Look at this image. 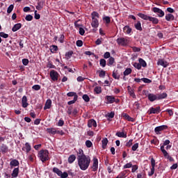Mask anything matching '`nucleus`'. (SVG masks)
I'll list each match as a JSON object with an SVG mask.
<instances>
[{
	"instance_id": "1",
	"label": "nucleus",
	"mask_w": 178,
	"mask_h": 178,
	"mask_svg": "<svg viewBox=\"0 0 178 178\" xmlns=\"http://www.w3.org/2000/svg\"><path fill=\"white\" fill-rule=\"evenodd\" d=\"M90 163H91V158L88 156L78 160V165L81 170H87L90 166Z\"/></svg>"
},
{
	"instance_id": "2",
	"label": "nucleus",
	"mask_w": 178,
	"mask_h": 178,
	"mask_svg": "<svg viewBox=\"0 0 178 178\" xmlns=\"http://www.w3.org/2000/svg\"><path fill=\"white\" fill-rule=\"evenodd\" d=\"M38 158L42 162L49 161V152L47 149H41L38 154Z\"/></svg>"
},
{
	"instance_id": "3",
	"label": "nucleus",
	"mask_w": 178,
	"mask_h": 178,
	"mask_svg": "<svg viewBox=\"0 0 178 178\" xmlns=\"http://www.w3.org/2000/svg\"><path fill=\"white\" fill-rule=\"evenodd\" d=\"M138 17H140V19H143V20H149V22H151L152 24H158V23H159V19H158V18L156 17L148 16L141 13H139L138 14Z\"/></svg>"
},
{
	"instance_id": "4",
	"label": "nucleus",
	"mask_w": 178,
	"mask_h": 178,
	"mask_svg": "<svg viewBox=\"0 0 178 178\" xmlns=\"http://www.w3.org/2000/svg\"><path fill=\"white\" fill-rule=\"evenodd\" d=\"M116 41L117 44L122 47H126L129 44V40L126 38H118Z\"/></svg>"
},
{
	"instance_id": "5",
	"label": "nucleus",
	"mask_w": 178,
	"mask_h": 178,
	"mask_svg": "<svg viewBox=\"0 0 178 178\" xmlns=\"http://www.w3.org/2000/svg\"><path fill=\"white\" fill-rule=\"evenodd\" d=\"M143 92H145V95H147V98L150 102H154V101H156L158 99V96L156 95H154L152 93H148V90H143Z\"/></svg>"
},
{
	"instance_id": "6",
	"label": "nucleus",
	"mask_w": 178,
	"mask_h": 178,
	"mask_svg": "<svg viewBox=\"0 0 178 178\" xmlns=\"http://www.w3.org/2000/svg\"><path fill=\"white\" fill-rule=\"evenodd\" d=\"M49 76L53 81H58L59 79V73L54 70L50 72Z\"/></svg>"
},
{
	"instance_id": "7",
	"label": "nucleus",
	"mask_w": 178,
	"mask_h": 178,
	"mask_svg": "<svg viewBox=\"0 0 178 178\" xmlns=\"http://www.w3.org/2000/svg\"><path fill=\"white\" fill-rule=\"evenodd\" d=\"M161 113V106H156V108L151 107L149 109V115Z\"/></svg>"
},
{
	"instance_id": "8",
	"label": "nucleus",
	"mask_w": 178,
	"mask_h": 178,
	"mask_svg": "<svg viewBox=\"0 0 178 178\" xmlns=\"http://www.w3.org/2000/svg\"><path fill=\"white\" fill-rule=\"evenodd\" d=\"M165 129H168V126L161 125L159 127H156L154 129V132L156 133V134H161V131H163V130H165Z\"/></svg>"
},
{
	"instance_id": "9",
	"label": "nucleus",
	"mask_w": 178,
	"mask_h": 178,
	"mask_svg": "<svg viewBox=\"0 0 178 178\" xmlns=\"http://www.w3.org/2000/svg\"><path fill=\"white\" fill-rule=\"evenodd\" d=\"M92 172H97L98 170V159L96 157L93 158V163L92 165Z\"/></svg>"
},
{
	"instance_id": "10",
	"label": "nucleus",
	"mask_w": 178,
	"mask_h": 178,
	"mask_svg": "<svg viewBox=\"0 0 178 178\" xmlns=\"http://www.w3.org/2000/svg\"><path fill=\"white\" fill-rule=\"evenodd\" d=\"M157 65L158 66H163V67H168V66H169V63L163 59H159Z\"/></svg>"
},
{
	"instance_id": "11",
	"label": "nucleus",
	"mask_w": 178,
	"mask_h": 178,
	"mask_svg": "<svg viewBox=\"0 0 178 178\" xmlns=\"http://www.w3.org/2000/svg\"><path fill=\"white\" fill-rule=\"evenodd\" d=\"M76 153H77V161L87 156H86V154H84V151L82 149H79L78 152H76Z\"/></svg>"
},
{
	"instance_id": "12",
	"label": "nucleus",
	"mask_w": 178,
	"mask_h": 178,
	"mask_svg": "<svg viewBox=\"0 0 178 178\" xmlns=\"http://www.w3.org/2000/svg\"><path fill=\"white\" fill-rule=\"evenodd\" d=\"M19 165H20V163H19V161L17 159H13L10 162V169H13V168H19Z\"/></svg>"
},
{
	"instance_id": "13",
	"label": "nucleus",
	"mask_w": 178,
	"mask_h": 178,
	"mask_svg": "<svg viewBox=\"0 0 178 178\" xmlns=\"http://www.w3.org/2000/svg\"><path fill=\"white\" fill-rule=\"evenodd\" d=\"M105 99L107 101L106 104H113L115 102V97L113 95H106Z\"/></svg>"
},
{
	"instance_id": "14",
	"label": "nucleus",
	"mask_w": 178,
	"mask_h": 178,
	"mask_svg": "<svg viewBox=\"0 0 178 178\" xmlns=\"http://www.w3.org/2000/svg\"><path fill=\"white\" fill-rule=\"evenodd\" d=\"M22 151H25L26 154H29L31 151V145L29 143H25V146L22 147Z\"/></svg>"
},
{
	"instance_id": "15",
	"label": "nucleus",
	"mask_w": 178,
	"mask_h": 178,
	"mask_svg": "<svg viewBox=\"0 0 178 178\" xmlns=\"http://www.w3.org/2000/svg\"><path fill=\"white\" fill-rule=\"evenodd\" d=\"M97 127V121L94 119H90L88 121V127Z\"/></svg>"
},
{
	"instance_id": "16",
	"label": "nucleus",
	"mask_w": 178,
	"mask_h": 178,
	"mask_svg": "<svg viewBox=\"0 0 178 178\" xmlns=\"http://www.w3.org/2000/svg\"><path fill=\"white\" fill-rule=\"evenodd\" d=\"M0 151L2 152V154H6L8 151H9V149L8 147V145L5 144H1L0 146Z\"/></svg>"
},
{
	"instance_id": "17",
	"label": "nucleus",
	"mask_w": 178,
	"mask_h": 178,
	"mask_svg": "<svg viewBox=\"0 0 178 178\" xmlns=\"http://www.w3.org/2000/svg\"><path fill=\"white\" fill-rule=\"evenodd\" d=\"M91 26L93 29H98V26H99L98 19H92Z\"/></svg>"
},
{
	"instance_id": "18",
	"label": "nucleus",
	"mask_w": 178,
	"mask_h": 178,
	"mask_svg": "<svg viewBox=\"0 0 178 178\" xmlns=\"http://www.w3.org/2000/svg\"><path fill=\"white\" fill-rule=\"evenodd\" d=\"M52 105V100L51 99H47L46 101V103L44 104V111H47V109H51V106Z\"/></svg>"
},
{
	"instance_id": "19",
	"label": "nucleus",
	"mask_w": 178,
	"mask_h": 178,
	"mask_svg": "<svg viewBox=\"0 0 178 178\" xmlns=\"http://www.w3.org/2000/svg\"><path fill=\"white\" fill-rule=\"evenodd\" d=\"M123 31L125 34H131V31H133V29L128 25L125 26L123 28Z\"/></svg>"
},
{
	"instance_id": "20",
	"label": "nucleus",
	"mask_w": 178,
	"mask_h": 178,
	"mask_svg": "<svg viewBox=\"0 0 178 178\" xmlns=\"http://www.w3.org/2000/svg\"><path fill=\"white\" fill-rule=\"evenodd\" d=\"M22 104L23 108H27L29 106V103H27V97L23 96L22 99Z\"/></svg>"
},
{
	"instance_id": "21",
	"label": "nucleus",
	"mask_w": 178,
	"mask_h": 178,
	"mask_svg": "<svg viewBox=\"0 0 178 178\" xmlns=\"http://www.w3.org/2000/svg\"><path fill=\"white\" fill-rule=\"evenodd\" d=\"M122 118H124L125 120H128V122H134V118L130 117L127 113H122Z\"/></svg>"
},
{
	"instance_id": "22",
	"label": "nucleus",
	"mask_w": 178,
	"mask_h": 178,
	"mask_svg": "<svg viewBox=\"0 0 178 178\" xmlns=\"http://www.w3.org/2000/svg\"><path fill=\"white\" fill-rule=\"evenodd\" d=\"M12 177L16 178L19 176V167L14 168L11 174Z\"/></svg>"
},
{
	"instance_id": "23",
	"label": "nucleus",
	"mask_w": 178,
	"mask_h": 178,
	"mask_svg": "<svg viewBox=\"0 0 178 178\" xmlns=\"http://www.w3.org/2000/svg\"><path fill=\"white\" fill-rule=\"evenodd\" d=\"M20 29H22V24L18 23L13 26L12 31H13V33H16V31H17V30H20Z\"/></svg>"
},
{
	"instance_id": "24",
	"label": "nucleus",
	"mask_w": 178,
	"mask_h": 178,
	"mask_svg": "<svg viewBox=\"0 0 178 178\" xmlns=\"http://www.w3.org/2000/svg\"><path fill=\"white\" fill-rule=\"evenodd\" d=\"M165 20L167 22H170V20L173 21L175 20V15L172 14L168 13L165 15Z\"/></svg>"
},
{
	"instance_id": "25",
	"label": "nucleus",
	"mask_w": 178,
	"mask_h": 178,
	"mask_svg": "<svg viewBox=\"0 0 178 178\" xmlns=\"http://www.w3.org/2000/svg\"><path fill=\"white\" fill-rule=\"evenodd\" d=\"M115 136H117V137H120L121 138H127V134H124V132L122 131H118L115 134Z\"/></svg>"
},
{
	"instance_id": "26",
	"label": "nucleus",
	"mask_w": 178,
	"mask_h": 178,
	"mask_svg": "<svg viewBox=\"0 0 178 178\" xmlns=\"http://www.w3.org/2000/svg\"><path fill=\"white\" fill-rule=\"evenodd\" d=\"M127 88L129 95L132 97V98H136V94L134 93V90L131 88V87L128 86Z\"/></svg>"
},
{
	"instance_id": "27",
	"label": "nucleus",
	"mask_w": 178,
	"mask_h": 178,
	"mask_svg": "<svg viewBox=\"0 0 178 178\" xmlns=\"http://www.w3.org/2000/svg\"><path fill=\"white\" fill-rule=\"evenodd\" d=\"M134 27L138 30V31H143V27H141V22L137 21V22L134 24Z\"/></svg>"
},
{
	"instance_id": "28",
	"label": "nucleus",
	"mask_w": 178,
	"mask_h": 178,
	"mask_svg": "<svg viewBox=\"0 0 178 178\" xmlns=\"http://www.w3.org/2000/svg\"><path fill=\"white\" fill-rule=\"evenodd\" d=\"M47 133H49V134H52L53 136H55V134H56V128H47Z\"/></svg>"
},
{
	"instance_id": "29",
	"label": "nucleus",
	"mask_w": 178,
	"mask_h": 178,
	"mask_svg": "<svg viewBox=\"0 0 178 178\" xmlns=\"http://www.w3.org/2000/svg\"><path fill=\"white\" fill-rule=\"evenodd\" d=\"M112 76L113 79H115V80H119V79H120V74H119V72H118V70H114L113 72Z\"/></svg>"
},
{
	"instance_id": "30",
	"label": "nucleus",
	"mask_w": 178,
	"mask_h": 178,
	"mask_svg": "<svg viewBox=\"0 0 178 178\" xmlns=\"http://www.w3.org/2000/svg\"><path fill=\"white\" fill-rule=\"evenodd\" d=\"M168 97V94L166 92H163L160 95H158L157 99H165V98Z\"/></svg>"
},
{
	"instance_id": "31",
	"label": "nucleus",
	"mask_w": 178,
	"mask_h": 178,
	"mask_svg": "<svg viewBox=\"0 0 178 178\" xmlns=\"http://www.w3.org/2000/svg\"><path fill=\"white\" fill-rule=\"evenodd\" d=\"M44 8V1H38L36 6L37 10H41Z\"/></svg>"
},
{
	"instance_id": "32",
	"label": "nucleus",
	"mask_w": 178,
	"mask_h": 178,
	"mask_svg": "<svg viewBox=\"0 0 178 178\" xmlns=\"http://www.w3.org/2000/svg\"><path fill=\"white\" fill-rule=\"evenodd\" d=\"M76 161V156L74 154H72L68 157V163H73Z\"/></svg>"
},
{
	"instance_id": "33",
	"label": "nucleus",
	"mask_w": 178,
	"mask_h": 178,
	"mask_svg": "<svg viewBox=\"0 0 178 178\" xmlns=\"http://www.w3.org/2000/svg\"><path fill=\"white\" fill-rule=\"evenodd\" d=\"M102 143L103 149H105L106 148V145H108V138H103V140H102Z\"/></svg>"
},
{
	"instance_id": "34",
	"label": "nucleus",
	"mask_w": 178,
	"mask_h": 178,
	"mask_svg": "<svg viewBox=\"0 0 178 178\" xmlns=\"http://www.w3.org/2000/svg\"><path fill=\"white\" fill-rule=\"evenodd\" d=\"M138 62L140 65V67L142 66L143 67H147V62H145V60H144V59L139 58Z\"/></svg>"
},
{
	"instance_id": "35",
	"label": "nucleus",
	"mask_w": 178,
	"mask_h": 178,
	"mask_svg": "<svg viewBox=\"0 0 178 178\" xmlns=\"http://www.w3.org/2000/svg\"><path fill=\"white\" fill-rule=\"evenodd\" d=\"M113 63H115V58L113 57H110L107 63L108 66H112Z\"/></svg>"
},
{
	"instance_id": "36",
	"label": "nucleus",
	"mask_w": 178,
	"mask_h": 178,
	"mask_svg": "<svg viewBox=\"0 0 178 178\" xmlns=\"http://www.w3.org/2000/svg\"><path fill=\"white\" fill-rule=\"evenodd\" d=\"M91 16L92 19H97L96 17H97V19H99V14L97 11H93L91 13Z\"/></svg>"
},
{
	"instance_id": "37",
	"label": "nucleus",
	"mask_w": 178,
	"mask_h": 178,
	"mask_svg": "<svg viewBox=\"0 0 178 178\" xmlns=\"http://www.w3.org/2000/svg\"><path fill=\"white\" fill-rule=\"evenodd\" d=\"M53 172L54 173H56L58 176L60 177V175L62 174V171L60 170H59V168L54 167L53 168Z\"/></svg>"
},
{
	"instance_id": "38",
	"label": "nucleus",
	"mask_w": 178,
	"mask_h": 178,
	"mask_svg": "<svg viewBox=\"0 0 178 178\" xmlns=\"http://www.w3.org/2000/svg\"><path fill=\"white\" fill-rule=\"evenodd\" d=\"M67 97H74V98H76V99L79 98V96L77 95V93L74 92H69L67 94Z\"/></svg>"
},
{
	"instance_id": "39",
	"label": "nucleus",
	"mask_w": 178,
	"mask_h": 178,
	"mask_svg": "<svg viewBox=\"0 0 178 178\" xmlns=\"http://www.w3.org/2000/svg\"><path fill=\"white\" fill-rule=\"evenodd\" d=\"M58 46L56 45H51L50 47V51L51 52V54H54V52H56V51H58Z\"/></svg>"
},
{
	"instance_id": "40",
	"label": "nucleus",
	"mask_w": 178,
	"mask_h": 178,
	"mask_svg": "<svg viewBox=\"0 0 178 178\" xmlns=\"http://www.w3.org/2000/svg\"><path fill=\"white\" fill-rule=\"evenodd\" d=\"M94 91L96 92V94H101V92H102V89L101 86H96L94 89Z\"/></svg>"
},
{
	"instance_id": "41",
	"label": "nucleus",
	"mask_w": 178,
	"mask_h": 178,
	"mask_svg": "<svg viewBox=\"0 0 178 178\" xmlns=\"http://www.w3.org/2000/svg\"><path fill=\"white\" fill-rule=\"evenodd\" d=\"M131 72H132L131 68H127L124 70L123 74L124 76H129V74H131Z\"/></svg>"
},
{
	"instance_id": "42",
	"label": "nucleus",
	"mask_w": 178,
	"mask_h": 178,
	"mask_svg": "<svg viewBox=\"0 0 178 178\" xmlns=\"http://www.w3.org/2000/svg\"><path fill=\"white\" fill-rule=\"evenodd\" d=\"M141 80H142V81H143V83H145L147 84H149V83H152V81L147 78H142Z\"/></svg>"
},
{
	"instance_id": "43",
	"label": "nucleus",
	"mask_w": 178,
	"mask_h": 178,
	"mask_svg": "<svg viewBox=\"0 0 178 178\" xmlns=\"http://www.w3.org/2000/svg\"><path fill=\"white\" fill-rule=\"evenodd\" d=\"M133 163L131 162L127 163L123 166V169H130V168H132Z\"/></svg>"
},
{
	"instance_id": "44",
	"label": "nucleus",
	"mask_w": 178,
	"mask_h": 178,
	"mask_svg": "<svg viewBox=\"0 0 178 178\" xmlns=\"http://www.w3.org/2000/svg\"><path fill=\"white\" fill-rule=\"evenodd\" d=\"M100 66H102V67H105V66H106V60L105 59H100Z\"/></svg>"
},
{
	"instance_id": "45",
	"label": "nucleus",
	"mask_w": 178,
	"mask_h": 178,
	"mask_svg": "<svg viewBox=\"0 0 178 178\" xmlns=\"http://www.w3.org/2000/svg\"><path fill=\"white\" fill-rule=\"evenodd\" d=\"M32 90H34L35 91H40V90H41V86L34 85L32 86Z\"/></svg>"
},
{
	"instance_id": "46",
	"label": "nucleus",
	"mask_w": 178,
	"mask_h": 178,
	"mask_svg": "<svg viewBox=\"0 0 178 178\" xmlns=\"http://www.w3.org/2000/svg\"><path fill=\"white\" fill-rule=\"evenodd\" d=\"M131 145H133V139H130L125 144V147H127V148H130V147H131Z\"/></svg>"
},
{
	"instance_id": "47",
	"label": "nucleus",
	"mask_w": 178,
	"mask_h": 178,
	"mask_svg": "<svg viewBox=\"0 0 178 178\" xmlns=\"http://www.w3.org/2000/svg\"><path fill=\"white\" fill-rule=\"evenodd\" d=\"M58 41H59V42H60V44H63V42H65V35L64 34H61L60 35V38H58Z\"/></svg>"
},
{
	"instance_id": "48",
	"label": "nucleus",
	"mask_w": 178,
	"mask_h": 178,
	"mask_svg": "<svg viewBox=\"0 0 178 178\" xmlns=\"http://www.w3.org/2000/svg\"><path fill=\"white\" fill-rule=\"evenodd\" d=\"M82 98L85 102H90V97H88V95H83Z\"/></svg>"
},
{
	"instance_id": "49",
	"label": "nucleus",
	"mask_w": 178,
	"mask_h": 178,
	"mask_svg": "<svg viewBox=\"0 0 178 178\" xmlns=\"http://www.w3.org/2000/svg\"><path fill=\"white\" fill-rule=\"evenodd\" d=\"M133 66L135 67L136 69H138V70L141 69V64H140V63H134Z\"/></svg>"
},
{
	"instance_id": "50",
	"label": "nucleus",
	"mask_w": 178,
	"mask_h": 178,
	"mask_svg": "<svg viewBox=\"0 0 178 178\" xmlns=\"http://www.w3.org/2000/svg\"><path fill=\"white\" fill-rule=\"evenodd\" d=\"M103 20L104 22H106V24H109V23H111V17L106 16L103 17Z\"/></svg>"
},
{
	"instance_id": "51",
	"label": "nucleus",
	"mask_w": 178,
	"mask_h": 178,
	"mask_svg": "<svg viewBox=\"0 0 178 178\" xmlns=\"http://www.w3.org/2000/svg\"><path fill=\"white\" fill-rule=\"evenodd\" d=\"M15 6H13V4L10 5L7 9V13H12V10H13Z\"/></svg>"
},
{
	"instance_id": "52",
	"label": "nucleus",
	"mask_w": 178,
	"mask_h": 178,
	"mask_svg": "<svg viewBox=\"0 0 178 178\" xmlns=\"http://www.w3.org/2000/svg\"><path fill=\"white\" fill-rule=\"evenodd\" d=\"M33 15H27L25 17V20H26V22H31V20H33Z\"/></svg>"
},
{
	"instance_id": "53",
	"label": "nucleus",
	"mask_w": 178,
	"mask_h": 178,
	"mask_svg": "<svg viewBox=\"0 0 178 178\" xmlns=\"http://www.w3.org/2000/svg\"><path fill=\"white\" fill-rule=\"evenodd\" d=\"M86 145L87 148H91V147H92V143L91 140H88L86 141Z\"/></svg>"
},
{
	"instance_id": "54",
	"label": "nucleus",
	"mask_w": 178,
	"mask_h": 178,
	"mask_svg": "<svg viewBox=\"0 0 178 178\" xmlns=\"http://www.w3.org/2000/svg\"><path fill=\"white\" fill-rule=\"evenodd\" d=\"M138 145H139L138 143L134 144L133 146L131 147V149L133 151H137V149H138Z\"/></svg>"
},
{
	"instance_id": "55",
	"label": "nucleus",
	"mask_w": 178,
	"mask_h": 178,
	"mask_svg": "<svg viewBox=\"0 0 178 178\" xmlns=\"http://www.w3.org/2000/svg\"><path fill=\"white\" fill-rule=\"evenodd\" d=\"M132 169H131V172L132 173H136V171L138 170V165H132Z\"/></svg>"
},
{
	"instance_id": "56",
	"label": "nucleus",
	"mask_w": 178,
	"mask_h": 178,
	"mask_svg": "<svg viewBox=\"0 0 178 178\" xmlns=\"http://www.w3.org/2000/svg\"><path fill=\"white\" fill-rule=\"evenodd\" d=\"M77 97L76 96L75 97H74L73 100H71L70 102H67L68 105H72V104H76V101H77Z\"/></svg>"
},
{
	"instance_id": "57",
	"label": "nucleus",
	"mask_w": 178,
	"mask_h": 178,
	"mask_svg": "<svg viewBox=\"0 0 178 178\" xmlns=\"http://www.w3.org/2000/svg\"><path fill=\"white\" fill-rule=\"evenodd\" d=\"M69 176V174H67V172H61L60 177L61 178H67Z\"/></svg>"
},
{
	"instance_id": "58",
	"label": "nucleus",
	"mask_w": 178,
	"mask_h": 178,
	"mask_svg": "<svg viewBox=\"0 0 178 178\" xmlns=\"http://www.w3.org/2000/svg\"><path fill=\"white\" fill-rule=\"evenodd\" d=\"M35 15L34 17L36 20H40V19L41 18V15L38 13H37V10H35Z\"/></svg>"
},
{
	"instance_id": "59",
	"label": "nucleus",
	"mask_w": 178,
	"mask_h": 178,
	"mask_svg": "<svg viewBox=\"0 0 178 178\" xmlns=\"http://www.w3.org/2000/svg\"><path fill=\"white\" fill-rule=\"evenodd\" d=\"M134 106L135 109L138 111V109H140V103H138V102H135L134 104Z\"/></svg>"
},
{
	"instance_id": "60",
	"label": "nucleus",
	"mask_w": 178,
	"mask_h": 178,
	"mask_svg": "<svg viewBox=\"0 0 178 178\" xmlns=\"http://www.w3.org/2000/svg\"><path fill=\"white\" fill-rule=\"evenodd\" d=\"M72 55H73V51H70L65 54V56H67V58H72Z\"/></svg>"
},
{
	"instance_id": "61",
	"label": "nucleus",
	"mask_w": 178,
	"mask_h": 178,
	"mask_svg": "<svg viewBox=\"0 0 178 178\" xmlns=\"http://www.w3.org/2000/svg\"><path fill=\"white\" fill-rule=\"evenodd\" d=\"M0 37H2L3 38H8V37H9V35L5 33L4 32H0Z\"/></svg>"
},
{
	"instance_id": "62",
	"label": "nucleus",
	"mask_w": 178,
	"mask_h": 178,
	"mask_svg": "<svg viewBox=\"0 0 178 178\" xmlns=\"http://www.w3.org/2000/svg\"><path fill=\"white\" fill-rule=\"evenodd\" d=\"M132 51L134 52H140V51H141V49L137 47H132Z\"/></svg>"
},
{
	"instance_id": "63",
	"label": "nucleus",
	"mask_w": 178,
	"mask_h": 178,
	"mask_svg": "<svg viewBox=\"0 0 178 178\" xmlns=\"http://www.w3.org/2000/svg\"><path fill=\"white\" fill-rule=\"evenodd\" d=\"M76 47H83V40H78L76 41Z\"/></svg>"
},
{
	"instance_id": "64",
	"label": "nucleus",
	"mask_w": 178,
	"mask_h": 178,
	"mask_svg": "<svg viewBox=\"0 0 178 178\" xmlns=\"http://www.w3.org/2000/svg\"><path fill=\"white\" fill-rule=\"evenodd\" d=\"M105 74H106V72H105V71H104V70H101V71H99V76L100 77H105Z\"/></svg>"
}]
</instances>
